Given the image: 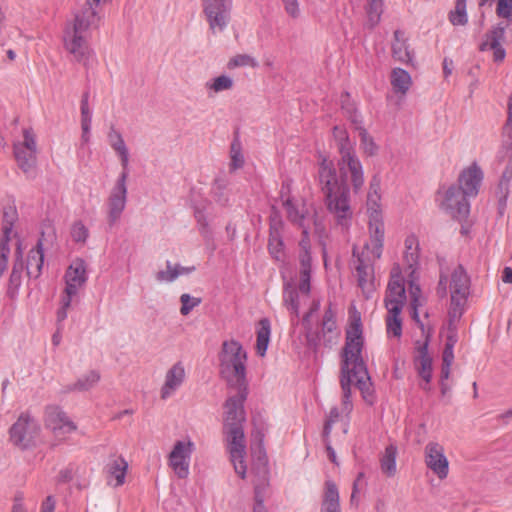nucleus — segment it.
<instances>
[{"label":"nucleus","mask_w":512,"mask_h":512,"mask_svg":"<svg viewBox=\"0 0 512 512\" xmlns=\"http://www.w3.org/2000/svg\"><path fill=\"white\" fill-rule=\"evenodd\" d=\"M231 163L230 168L236 170L244 165V157L241 151V144L238 140H234L230 148Z\"/></svg>","instance_id":"45"},{"label":"nucleus","mask_w":512,"mask_h":512,"mask_svg":"<svg viewBox=\"0 0 512 512\" xmlns=\"http://www.w3.org/2000/svg\"><path fill=\"white\" fill-rule=\"evenodd\" d=\"M185 369L178 362L173 365L166 373L165 382L161 389V398H168L184 381Z\"/></svg>","instance_id":"26"},{"label":"nucleus","mask_w":512,"mask_h":512,"mask_svg":"<svg viewBox=\"0 0 512 512\" xmlns=\"http://www.w3.org/2000/svg\"><path fill=\"white\" fill-rule=\"evenodd\" d=\"M437 195L440 208L446 211L451 217L463 220L468 216L470 205L467 201V197L469 196L464 193V190L452 185L446 189L439 190Z\"/></svg>","instance_id":"10"},{"label":"nucleus","mask_w":512,"mask_h":512,"mask_svg":"<svg viewBox=\"0 0 512 512\" xmlns=\"http://www.w3.org/2000/svg\"><path fill=\"white\" fill-rule=\"evenodd\" d=\"M171 270H172V265L170 262H167V269L164 271H159L157 272L156 274V279L159 281V282H172L174 281L175 279H170L171 277Z\"/></svg>","instance_id":"59"},{"label":"nucleus","mask_w":512,"mask_h":512,"mask_svg":"<svg viewBox=\"0 0 512 512\" xmlns=\"http://www.w3.org/2000/svg\"><path fill=\"white\" fill-rule=\"evenodd\" d=\"M87 265L81 258H76L68 266L65 275V289L61 299V307L57 312L58 322L67 317V310L71 305L72 298L84 287L87 281Z\"/></svg>","instance_id":"7"},{"label":"nucleus","mask_w":512,"mask_h":512,"mask_svg":"<svg viewBox=\"0 0 512 512\" xmlns=\"http://www.w3.org/2000/svg\"><path fill=\"white\" fill-rule=\"evenodd\" d=\"M338 418H339L338 409L336 407H334L330 410L328 418L324 425V430H323L324 438H326V439L328 438V436L331 432L332 425L338 420Z\"/></svg>","instance_id":"55"},{"label":"nucleus","mask_w":512,"mask_h":512,"mask_svg":"<svg viewBox=\"0 0 512 512\" xmlns=\"http://www.w3.org/2000/svg\"><path fill=\"white\" fill-rule=\"evenodd\" d=\"M451 366V363L447 364L442 362L441 375L439 380L442 394H446L450 390V386L446 383V381L450 377Z\"/></svg>","instance_id":"54"},{"label":"nucleus","mask_w":512,"mask_h":512,"mask_svg":"<svg viewBox=\"0 0 512 512\" xmlns=\"http://www.w3.org/2000/svg\"><path fill=\"white\" fill-rule=\"evenodd\" d=\"M337 165L342 180L349 179L354 193L360 192L364 185V171L357 154L340 157Z\"/></svg>","instance_id":"18"},{"label":"nucleus","mask_w":512,"mask_h":512,"mask_svg":"<svg viewBox=\"0 0 512 512\" xmlns=\"http://www.w3.org/2000/svg\"><path fill=\"white\" fill-rule=\"evenodd\" d=\"M271 325L267 318L259 321V328L257 330L256 351L257 354L263 357L267 351L270 341Z\"/></svg>","instance_id":"34"},{"label":"nucleus","mask_w":512,"mask_h":512,"mask_svg":"<svg viewBox=\"0 0 512 512\" xmlns=\"http://www.w3.org/2000/svg\"><path fill=\"white\" fill-rule=\"evenodd\" d=\"M469 288V277L465 270L458 266L454 269L450 282L451 303L455 314L458 313L460 315L462 313V307L469 295Z\"/></svg>","instance_id":"17"},{"label":"nucleus","mask_w":512,"mask_h":512,"mask_svg":"<svg viewBox=\"0 0 512 512\" xmlns=\"http://www.w3.org/2000/svg\"><path fill=\"white\" fill-rule=\"evenodd\" d=\"M383 247L380 248L379 255L376 256L373 245H369V241L365 243L362 251L359 252L356 246L353 247V256L356 257L355 277L359 288L366 297L374 291V269L373 263L380 259Z\"/></svg>","instance_id":"8"},{"label":"nucleus","mask_w":512,"mask_h":512,"mask_svg":"<svg viewBox=\"0 0 512 512\" xmlns=\"http://www.w3.org/2000/svg\"><path fill=\"white\" fill-rule=\"evenodd\" d=\"M336 329V320L335 314L332 309L329 307L326 309L323 320H322V330L323 332H332Z\"/></svg>","instance_id":"53"},{"label":"nucleus","mask_w":512,"mask_h":512,"mask_svg":"<svg viewBox=\"0 0 512 512\" xmlns=\"http://www.w3.org/2000/svg\"><path fill=\"white\" fill-rule=\"evenodd\" d=\"M318 178L323 195L347 185L338 179L333 162L326 157L319 163Z\"/></svg>","instance_id":"21"},{"label":"nucleus","mask_w":512,"mask_h":512,"mask_svg":"<svg viewBox=\"0 0 512 512\" xmlns=\"http://www.w3.org/2000/svg\"><path fill=\"white\" fill-rule=\"evenodd\" d=\"M230 0H205L204 13L212 31L223 30L229 20Z\"/></svg>","instance_id":"19"},{"label":"nucleus","mask_w":512,"mask_h":512,"mask_svg":"<svg viewBox=\"0 0 512 512\" xmlns=\"http://www.w3.org/2000/svg\"><path fill=\"white\" fill-rule=\"evenodd\" d=\"M394 43L392 44L393 57L402 63H408L412 60L411 53L406 44L404 33L400 30L394 32Z\"/></svg>","instance_id":"31"},{"label":"nucleus","mask_w":512,"mask_h":512,"mask_svg":"<svg viewBox=\"0 0 512 512\" xmlns=\"http://www.w3.org/2000/svg\"><path fill=\"white\" fill-rule=\"evenodd\" d=\"M37 253L39 254V264L37 269L40 272L44 263V240L40 238L37 243Z\"/></svg>","instance_id":"61"},{"label":"nucleus","mask_w":512,"mask_h":512,"mask_svg":"<svg viewBox=\"0 0 512 512\" xmlns=\"http://www.w3.org/2000/svg\"><path fill=\"white\" fill-rule=\"evenodd\" d=\"M415 350L416 354L413 357V366L420 378L419 386L425 391H430L433 375V359L428 353V342H417Z\"/></svg>","instance_id":"14"},{"label":"nucleus","mask_w":512,"mask_h":512,"mask_svg":"<svg viewBox=\"0 0 512 512\" xmlns=\"http://www.w3.org/2000/svg\"><path fill=\"white\" fill-rule=\"evenodd\" d=\"M367 213L369 216V245H373L376 256L384 242V224L382 221L380 180L374 177L367 194Z\"/></svg>","instance_id":"6"},{"label":"nucleus","mask_w":512,"mask_h":512,"mask_svg":"<svg viewBox=\"0 0 512 512\" xmlns=\"http://www.w3.org/2000/svg\"><path fill=\"white\" fill-rule=\"evenodd\" d=\"M219 362L220 374L229 385L246 387L247 353L238 341L230 339L222 343Z\"/></svg>","instance_id":"4"},{"label":"nucleus","mask_w":512,"mask_h":512,"mask_svg":"<svg viewBox=\"0 0 512 512\" xmlns=\"http://www.w3.org/2000/svg\"><path fill=\"white\" fill-rule=\"evenodd\" d=\"M496 13L508 24H512V0H498Z\"/></svg>","instance_id":"47"},{"label":"nucleus","mask_w":512,"mask_h":512,"mask_svg":"<svg viewBox=\"0 0 512 512\" xmlns=\"http://www.w3.org/2000/svg\"><path fill=\"white\" fill-rule=\"evenodd\" d=\"M12 512H26V509L24 508L22 498L16 497L14 500V504L12 507Z\"/></svg>","instance_id":"64"},{"label":"nucleus","mask_w":512,"mask_h":512,"mask_svg":"<svg viewBox=\"0 0 512 512\" xmlns=\"http://www.w3.org/2000/svg\"><path fill=\"white\" fill-rule=\"evenodd\" d=\"M100 380V374L97 371H90L83 375L73 384V391H87L94 387Z\"/></svg>","instance_id":"39"},{"label":"nucleus","mask_w":512,"mask_h":512,"mask_svg":"<svg viewBox=\"0 0 512 512\" xmlns=\"http://www.w3.org/2000/svg\"><path fill=\"white\" fill-rule=\"evenodd\" d=\"M505 39V27L497 25L488 31L480 44L481 51L493 50V60L502 62L506 56L502 42Z\"/></svg>","instance_id":"22"},{"label":"nucleus","mask_w":512,"mask_h":512,"mask_svg":"<svg viewBox=\"0 0 512 512\" xmlns=\"http://www.w3.org/2000/svg\"><path fill=\"white\" fill-rule=\"evenodd\" d=\"M406 302L404 280L399 264L391 269L390 280L386 290L385 307L388 312H401Z\"/></svg>","instance_id":"12"},{"label":"nucleus","mask_w":512,"mask_h":512,"mask_svg":"<svg viewBox=\"0 0 512 512\" xmlns=\"http://www.w3.org/2000/svg\"><path fill=\"white\" fill-rule=\"evenodd\" d=\"M269 252L276 260H281L284 252H283V243L277 237H271L269 239L268 244Z\"/></svg>","instance_id":"52"},{"label":"nucleus","mask_w":512,"mask_h":512,"mask_svg":"<svg viewBox=\"0 0 512 512\" xmlns=\"http://www.w3.org/2000/svg\"><path fill=\"white\" fill-rule=\"evenodd\" d=\"M247 397V387H237L236 395L230 396L224 404V432L227 435L230 459L235 472L244 479L246 476L243 423L246 420L243 404Z\"/></svg>","instance_id":"2"},{"label":"nucleus","mask_w":512,"mask_h":512,"mask_svg":"<svg viewBox=\"0 0 512 512\" xmlns=\"http://www.w3.org/2000/svg\"><path fill=\"white\" fill-rule=\"evenodd\" d=\"M401 312H388L386 316V331L388 337L399 339L402 335V319Z\"/></svg>","instance_id":"38"},{"label":"nucleus","mask_w":512,"mask_h":512,"mask_svg":"<svg viewBox=\"0 0 512 512\" xmlns=\"http://www.w3.org/2000/svg\"><path fill=\"white\" fill-rule=\"evenodd\" d=\"M449 20L453 25H465L467 23L466 0H457L455 9L449 14Z\"/></svg>","instance_id":"41"},{"label":"nucleus","mask_w":512,"mask_h":512,"mask_svg":"<svg viewBox=\"0 0 512 512\" xmlns=\"http://www.w3.org/2000/svg\"><path fill=\"white\" fill-rule=\"evenodd\" d=\"M258 66L257 60L248 54H238L232 57L228 63L227 68L228 69H235L238 67H251L255 68Z\"/></svg>","instance_id":"42"},{"label":"nucleus","mask_w":512,"mask_h":512,"mask_svg":"<svg viewBox=\"0 0 512 512\" xmlns=\"http://www.w3.org/2000/svg\"><path fill=\"white\" fill-rule=\"evenodd\" d=\"M260 486L258 484L255 485V506H254V512H267L264 505H263V499L260 495Z\"/></svg>","instance_id":"58"},{"label":"nucleus","mask_w":512,"mask_h":512,"mask_svg":"<svg viewBox=\"0 0 512 512\" xmlns=\"http://www.w3.org/2000/svg\"><path fill=\"white\" fill-rule=\"evenodd\" d=\"M397 454V446L395 444H389L386 446L384 452L380 455V469L382 474H384L386 477H394L397 473Z\"/></svg>","instance_id":"28"},{"label":"nucleus","mask_w":512,"mask_h":512,"mask_svg":"<svg viewBox=\"0 0 512 512\" xmlns=\"http://www.w3.org/2000/svg\"><path fill=\"white\" fill-rule=\"evenodd\" d=\"M233 86V81L230 77L221 75L213 80V83L209 86L214 92H220L228 90Z\"/></svg>","instance_id":"51"},{"label":"nucleus","mask_w":512,"mask_h":512,"mask_svg":"<svg viewBox=\"0 0 512 512\" xmlns=\"http://www.w3.org/2000/svg\"><path fill=\"white\" fill-rule=\"evenodd\" d=\"M328 211L340 224H345L352 217L350 204V191L348 185L338 188L324 195Z\"/></svg>","instance_id":"11"},{"label":"nucleus","mask_w":512,"mask_h":512,"mask_svg":"<svg viewBox=\"0 0 512 512\" xmlns=\"http://www.w3.org/2000/svg\"><path fill=\"white\" fill-rule=\"evenodd\" d=\"M182 315H188L190 311L201 303V298L191 297L189 294H182L180 297Z\"/></svg>","instance_id":"49"},{"label":"nucleus","mask_w":512,"mask_h":512,"mask_svg":"<svg viewBox=\"0 0 512 512\" xmlns=\"http://www.w3.org/2000/svg\"><path fill=\"white\" fill-rule=\"evenodd\" d=\"M193 449L194 444L191 440H180L174 444L168 456L169 466L180 479H184L189 475L190 458Z\"/></svg>","instance_id":"13"},{"label":"nucleus","mask_w":512,"mask_h":512,"mask_svg":"<svg viewBox=\"0 0 512 512\" xmlns=\"http://www.w3.org/2000/svg\"><path fill=\"white\" fill-rule=\"evenodd\" d=\"M55 501L51 496H48L42 504L41 512H54Z\"/></svg>","instance_id":"62"},{"label":"nucleus","mask_w":512,"mask_h":512,"mask_svg":"<svg viewBox=\"0 0 512 512\" xmlns=\"http://www.w3.org/2000/svg\"><path fill=\"white\" fill-rule=\"evenodd\" d=\"M453 346H454V342L451 339H449L447 341V343L445 344V348H444L443 356H442V362L447 363V364L453 363V361H454Z\"/></svg>","instance_id":"57"},{"label":"nucleus","mask_w":512,"mask_h":512,"mask_svg":"<svg viewBox=\"0 0 512 512\" xmlns=\"http://www.w3.org/2000/svg\"><path fill=\"white\" fill-rule=\"evenodd\" d=\"M383 0H369L367 14L370 25L373 27L380 21L382 14Z\"/></svg>","instance_id":"44"},{"label":"nucleus","mask_w":512,"mask_h":512,"mask_svg":"<svg viewBox=\"0 0 512 512\" xmlns=\"http://www.w3.org/2000/svg\"><path fill=\"white\" fill-rule=\"evenodd\" d=\"M108 0H88L87 7L76 15L71 29H67L64 36L65 48L76 60L84 61L89 55L87 45V32L92 26L97 25L99 16L95 6L106 3Z\"/></svg>","instance_id":"3"},{"label":"nucleus","mask_w":512,"mask_h":512,"mask_svg":"<svg viewBox=\"0 0 512 512\" xmlns=\"http://www.w3.org/2000/svg\"><path fill=\"white\" fill-rule=\"evenodd\" d=\"M356 129L359 133L363 153L367 156L376 155L378 146L374 142L373 138L368 134L367 130L361 126H357Z\"/></svg>","instance_id":"40"},{"label":"nucleus","mask_w":512,"mask_h":512,"mask_svg":"<svg viewBox=\"0 0 512 512\" xmlns=\"http://www.w3.org/2000/svg\"><path fill=\"white\" fill-rule=\"evenodd\" d=\"M71 236L75 242L84 243L88 237V229L81 222H76L71 228Z\"/></svg>","instance_id":"50"},{"label":"nucleus","mask_w":512,"mask_h":512,"mask_svg":"<svg viewBox=\"0 0 512 512\" xmlns=\"http://www.w3.org/2000/svg\"><path fill=\"white\" fill-rule=\"evenodd\" d=\"M512 179V164L508 166L502 174L498 184V194L500 199L505 201L509 193V184Z\"/></svg>","instance_id":"46"},{"label":"nucleus","mask_w":512,"mask_h":512,"mask_svg":"<svg viewBox=\"0 0 512 512\" xmlns=\"http://www.w3.org/2000/svg\"><path fill=\"white\" fill-rule=\"evenodd\" d=\"M364 339L360 315L355 312L350 317L346 330V341L342 351L341 387L343 391L342 412L349 415L353 405L350 400V387L353 381L362 393L363 399L373 404L374 396L370 377L362 357Z\"/></svg>","instance_id":"1"},{"label":"nucleus","mask_w":512,"mask_h":512,"mask_svg":"<svg viewBox=\"0 0 512 512\" xmlns=\"http://www.w3.org/2000/svg\"><path fill=\"white\" fill-rule=\"evenodd\" d=\"M364 473L363 472H359L354 483H353V491H352V495H351V501L354 500V498L356 497V494L358 493L359 491V486L362 482V480L364 479Z\"/></svg>","instance_id":"63"},{"label":"nucleus","mask_w":512,"mask_h":512,"mask_svg":"<svg viewBox=\"0 0 512 512\" xmlns=\"http://www.w3.org/2000/svg\"><path fill=\"white\" fill-rule=\"evenodd\" d=\"M289 19L296 21L302 16L300 0H279Z\"/></svg>","instance_id":"43"},{"label":"nucleus","mask_w":512,"mask_h":512,"mask_svg":"<svg viewBox=\"0 0 512 512\" xmlns=\"http://www.w3.org/2000/svg\"><path fill=\"white\" fill-rule=\"evenodd\" d=\"M126 178L127 173L123 172L117 181L116 187L114 188L109 198V220L110 224H114L120 217L126 204Z\"/></svg>","instance_id":"25"},{"label":"nucleus","mask_w":512,"mask_h":512,"mask_svg":"<svg viewBox=\"0 0 512 512\" xmlns=\"http://www.w3.org/2000/svg\"><path fill=\"white\" fill-rule=\"evenodd\" d=\"M10 441L20 450H26L32 442V422L29 414H22L10 428Z\"/></svg>","instance_id":"20"},{"label":"nucleus","mask_w":512,"mask_h":512,"mask_svg":"<svg viewBox=\"0 0 512 512\" xmlns=\"http://www.w3.org/2000/svg\"><path fill=\"white\" fill-rule=\"evenodd\" d=\"M12 235V223L7 220V213L4 214L2 226V237L0 241V271L3 272L7 266V259L10 253L8 242Z\"/></svg>","instance_id":"30"},{"label":"nucleus","mask_w":512,"mask_h":512,"mask_svg":"<svg viewBox=\"0 0 512 512\" xmlns=\"http://www.w3.org/2000/svg\"><path fill=\"white\" fill-rule=\"evenodd\" d=\"M333 136L337 143L340 157L355 154L354 143L350 140L347 131L339 126L333 128Z\"/></svg>","instance_id":"33"},{"label":"nucleus","mask_w":512,"mask_h":512,"mask_svg":"<svg viewBox=\"0 0 512 512\" xmlns=\"http://www.w3.org/2000/svg\"><path fill=\"white\" fill-rule=\"evenodd\" d=\"M391 85L396 93L405 95L412 85L410 74L401 68H395L391 72Z\"/></svg>","instance_id":"32"},{"label":"nucleus","mask_w":512,"mask_h":512,"mask_svg":"<svg viewBox=\"0 0 512 512\" xmlns=\"http://www.w3.org/2000/svg\"><path fill=\"white\" fill-rule=\"evenodd\" d=\"M128 469L127 461L121 456H114L107 465V472L110 478H114V486L118 487L124 484Z\"/></svg>","instance_id":"29"},{"label":"nucleus","mask_w":512,"mask_h":512,"mask_svg":"<svg viewBox=\"0 0 512 512\" xmlns=\"http://www.w3.org/2000/svg\"><path fill=\"white\" fill-rule=\"evenodd\" d=\"M483 180V172L480 167L473 163L463 169L458 177L459 188L464 190L468 196L474 197L478 194Z\"/></svg>","instance_id":"24"},{"label":"nucleus","mask_w":512,"mask_h":512,"mask_svg":"<svg viewBox=\"0 0 512 512\" xmlns=\"http://www.w3.org/2000/svg\"><path fill=\"white\" fill-rule=\"evenodd\" d=\"M258 466H259L260 472L265 477L267 474V465H266L265 453L260 445L258 448Z\"/></svg>","instance_id":"60"},{"label":"nucleus","mask_w":512,"mask_h":512,"mask_svg":"<svg viewBox=\"0 0 512 512\" xmlns=\"http://www.w3.org/2000/svg\"><path fill=\"white\" fill-rule=\"evenodd\" d=\"M404 250V261L408 268L411 270V276L415 275L419 263V241L415 235H409L406 237Z\"/></svg>","instance_id":"27"},{"label":"nucleus","mask_w":512,"mask_h":512,"mask_svg":"<svg viewBox=\"0 0 512 512\" xmlns=\"http://www.w3.org/2000/svg\"><path fill=\"white\" fill-rule=\"evenodd\" d=\"M410 280H409V294L411 299V307H412V318L415 321H419L418 317V308L422 306L423 299L421 296V289L420 286L416 283L417 276L416 274L411 276V273L409 274Z\"/></svg>","instance_id":"35"},{"label":"nucleus","mask_w":512,"mask_h":512,"mask_svg":"<svg viewBox=\"0 0 512 512\" xmlns=\"http://www.w3.org/2000/svg\"><path fill=\"white\" fill-rule=\"evenodd\" d=\"M32 138L30 136L29 130H24L21 136V139H18L14 142L13 145V155L14 159L17 163V166L24 172H30L31 158H32Z\"/></svg>","instance_id":"23"},{"label":"nucleus","mask_w":512,"mask_h":512,"mask_svg":"<svg viewBox=\"0 0 512 512\" xmlns=\"http://www.w3.org/2000/svg\"><path fill=\"white\" fill-rule=\"evenodd\" d=\"M195 270V267L194 266H191V267H184V266H181L179 264L175 265V266H172V270H171V277L170 279H176L177 277L181 276V275H187V274H190L192 273L193 271Z\"/></svg>","instance_id":"56"},{"label":"nucleus","mask_w":512,"mask_h":512,"mask_svg":"<svg viewBox=\"0 0 512 512\" xmlns=\"http://www.w3.org/2000/svg\"><path fill=\"white\" fill-rule=\"evenodd\" d=\"M299 265L297 288L288 284L284 289V304L296 317L299 316V309L302 304L309 299L310 293L311 256L310 246L306 240L300 243Z\"/></svg>","instance_id":"5"},{"label":"nucleus","mask_w":512,"mask_h":512,"mask_svg":"<svg viewBox=\"0 0 512 512\" xmlns=\"http://www.w3.org/2000/svg\"><path fill=\"white\" fill-rule=\"evenodd\" d=\"M339 507V493L336 484L333 481L325 482V492L322 504V509H332Z\"/></svg>","instance_id":"37"},{"label":"nucleus","mask_w":512,"mask_h":512,"mask_svg":"<svg viewBox=\"0 0 512 512\" xmlns=\"http://www.w3.org/2000/svg\"><path fill=\"white\" fill-rule=\"evenodd\" d=\"M108 138L112 148L119 154L123 167L126 168L128 165L129 155L121 134L114 128H111L108 134Z\"/></svg>","instance_id":"36"},{"label":"nucleus","mask_w":512,"mask_h":512,"mask_svg":"<svg viewBox=\"0 0 512 512\" xmlns=\"http://www.w3.org/2000/svg\"><path fill=\"white\" fill-rule=\"evenodd\" d=\"M283 206L286 211L287 219L298 228L302 229L303 238L299 244L306 240L309 244L308 231L315 225V211L311 205H308L302 198L289 197Z\"/></svg>","instance_id":"9"},{"label":"nucleus","mask_w":512,"mask_h":512,"mask_svg":"<svg viewBox=\"0 0 512 512\" xmlns=\"http://www.w3.org/2000/svg\"><path fill=\"white\" fill-rule=\"evenodd\" d=\"M45 425L53 435L65 440L67 435L76 431V424L57 406H49L45 412Z\"/></svg>","instance_id":"15"},{"label":"nucleus","mask_w":512,"mask_h":512,"mask_svg":"<svg viewBox=\"0 0 512 512\" xmlns=\"http://www.w3.org/2000/svg\"><path fill=\"white\" fill-rule=\"evenodd\" d=\"M424 462L440 480L449 474V461L445 455L444 447L437 442H428L424 447Z\"/></svg>","instance_id":"16"},{"label":"nucleus","mask_w":512,"mask_h":512,"mask_svg":"<svg viewBox=\"0 0 512 512\" xmlns=\"http://www.w3.org/2000/svg\"><path fill=\"white\" fill-rule=\"evenodd\" d=\"M92 115L88 104V93H85L81 100V128L87 130L91 126Z\"/></svg>","instance_id":"48"}]
</instances>
